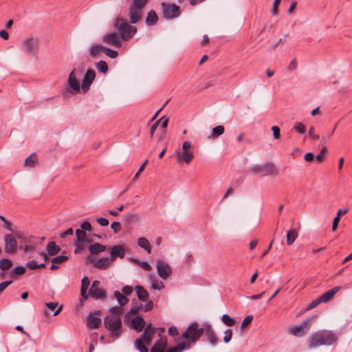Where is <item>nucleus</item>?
I'll return each mask as SVG.
<instances>
[{
  "instance_id": "obj_60",
  "label": "nucleus",
  "mask_w": 352,
  "mask_h": 352,
  "mask_svg": "<svg viewBox=\"0 0 352 352\" xmlns=\"http://www.w3.org/2000/svg\"><path fill=\"white\" fill-rule=\"evenodd\" d=\"M82 242H78V241H77V242L75 243L76 248H75L74 252H75L76 254L80 253V252L83 250V249H84V246L82 245Z\"/></svg>"
},
{
  "instance_id": "obj_61",
  "label": "nucleus",
  "mask_w": 352,
  "mask_h": 352,
  "mask_svg": "<svg viewBox=\"0 0 352 352\" xmlns=\"http://www.w3.org/2000/svg\"><path fill=\"white\" fill-rule=\"evenodd\" d=\"M14 236H15V239H18L21 241H24L25 239V234L21 231H16L12 234Z\"/></svg>"
},
{
  "instance_id": "obj_8",
  "label": "nucleus",
  "mask_w": 352,
  "mask_h": 352,
  "mask_svg": "<svg viewBox=\"0 0 352 352\" xmlns=\"http://www.w3.org/2000/svg\"><path fill=\"white\" fill-rule=\"evenodd\" d=\"M251 170L255 174L261 176H268L278 173L277 168L272 163L256 164L251 168Z\"/></svg>"
},
{
  "instance_id": "obj_34",
  "label": "nucleus",
  "mask_w": 352,
  "mask_h": 352,
  "mask_svg": "<svg viewBox=\"0 0 352 352\" xmlns=\"http://www.w3.org/2000/svg\"><path fill=\"white\" fill-rule=\"evenodd\" d=\"M298 236V232L296 229H290L287 233V243L291 245L294 243Z\"/></svg>"
},
{
  "instance_id": "obj_48",
  "label": "nucleus",
  "mask_w": 352,
  "mask_h": 352,
  "mask_svg": "<svg viewBox=\"0 0 352 352\" xmlns=\"http://www.w3.org/2000/svg\"><path fill=\"white\" fill-rule=\"evenodd\" d=\"M225 336L223 337V341L226 342V343H228L229 342L231 339H232V329H227L226 331H225Z\"/></svg>"
},
{
  "instance_id": "obj_32",
  "label": "nucleus",
  "mask_w": 352,
  "mask_h": 352,
  "mask_svg": "<svg viewBox=\"0 0 352 352\" xmlns=\"http://www.w3.org/2000/svg\"><path fill=\"white\" fill-rule=\"evenodd\" d=\"M46 248L48 254L51 256L56 255L60 250V247L56 245V244L54 241L48 243Z\"/></svg>"
},
{
  "instance_id": "obj_63",
  "label": "nucleus",
  "mask_w": 352,
  "mask_h": 352,
  "mask_svg": "<svg viewBox=\"0 0 352 352\" xmlns=\"http://www.w3.org/2000/svg\"><path fill=\"white\" fill-rule=\"evenodd\" d=\"M168 335H170L171 336H175L178 335L177 329L174 326H172L168 328Z\"/></svg>"
},
{
  "instance_id": "obj_23",
  "label": "nucleus",
  "mask_w": 352,
  "mask_h": 352,
  "mask_svg": "<svg viewBox=\"0 0 352 352\" xmlns=\"http://www.w3.org/2000/svg\"><path fill=\"white\" fill-rule=\"evenodd\" d=\"M104 46L96 44L93 45L89 50V55L94 58H99L101 56V54L104 52Z\"/></svg>"
},
{
  "instance_id": "obj_6",
  "label": "nucleus",
  "mask_w": 352,
  "mask_h": 352,
  "mask_svg": "<svg viewBox=\"0 0 352 352\" xmlns=\"http://www.w3.org/2000/svg\"><path fill=\"white\" fill-rule=\"evenodd\" d=\"M155 334V331H148L145 329L144 333L141 335V338H137L134 341V346L140 352H148L145 344H150Z\"/></svg>"
},
{
  "instance_id": "obj_25",
  "label": "nucleus",
  "mask_w": 352,
  "mask_h": 352,
  "mask_svg": "<svg viewBox=\"0 0 352 352\" xmlns=\"http://www.w3.org/2000/svg\"><path fill=\"white\" fill-rule=\"evenodd\" d=\"M135 291L136 292L139 300L142 301H146L148 300L149 294L148 292L142 286H135Z\"/></svg>"
},
{
  "instance_id": "obj_54",
  "label": "nucleus",
  "mask_w": 352,
  "mask_h": 352,
  "mask_svg": "<svg viewBox=\"0 0 352 352\" xmlns=\"http://www.w3.org/2000/svg\"><path fill=\"white\" fill-rule=\"evenodd\" d=\"M320 300L319 299V298L316 300H314V301H312L306 308V311H309L311 309H314L315 307H316L320 303Z\"/></svg>"
},
{
  "instance_id": "obj_31",
  "label": "nucleus",
  "mask_w": 352,
  "mask_h": 352,
  "mask_svg": "<svg viewBox=\"0 0 352 352\" xmlns=\"http://www.w3.org/2000/svg\"><path fill=\"white\" fill-rule=\"evenodd\" d=\"M148 277L151 283V287L153 289L161 290L164 287V283L162 281L156 280L152 274H149Z\"/></svg>"
},
{
  "instance_id": "obj_29",
  "label": "nucleus",
  "mask_w": 352,
  "mask_h": 352,
  "mask_svg": "<svg viewBox=\"0 0 352 352\" xmlns=\"http://www.w3.org/2000/svg\"><path fill=\"white\" fill-rule=\"evenodd\" d=\"M158 16L154 10H150L146 18V23L147 25H153L157 23Z\"/></svg>"
},
{
  "instance_id": "obj_33",
  "label": "nucleus",
  "mask_w": 352,
  "mask_h": 352,
  "mask_svg": "<svg viewBox=\"0 0 352 352\" xmlns=\"http://www.w3.org/2000/svg\"><path fill=\"white\" fill-rule=\"evenodd\" d=\"M38 162L37 155H28L25 160V166L28 168H33L37 165Z\"/></svg>"
},
{
  "instance_id": "obj_28",
  "label": "nucleus",
  "mask_w": 352,
  "mask_h": 352,
  "mask_svg": "<svg viewBox=\"0 0 352 352\" xmlns=\"http://www.w3.org/2000/svg\"><path fill=\"white\" fill-rule=\"evenodd\" d=\"M189 349H190V344L188 342H184L182 341L176 346L168 349L166 352H182L183 351Z\"/></svg>"
},
{
  "instance_id": "obj_26",
  "label": "nucleus",
  "mask_w": 352,
  "mask_h": 352,
  "mask_svg": "<svg viewBox=\"0 0 352 352\" xmlns=\"http://www.w3.org/2000/svg\"><path fill=\"white\" fill-rule=\"evenodd\" d=\"M88 249L91 254H97L98 253L104 252L107 249V247L99 243H95L92 245H90Z\"/></svg>"
},
{
  "instance_id": "obj_44",
  "label": "nucleus",
  "mask_w": 352,
  "mask_h": 352,
  "mask_svg": "<svg viewBox=\"0 0 352 352\" xmlns=\"http://www.w3.org/2000/svg\"><path fill=\"white\" fill-rule=\"evenodd\" d=\"M281 0H274L273 2L272 8L271 9V14L273 16H277L278 14V6L280 3Z\"/></svg>"
},
{
  "instance_id": "obj_64",
  "label": "nucleus",
  "mask_w": 352,
  "mask_h": 352,
  "mask_svg": "<svg viewBox=\"0 0 352 352\" xmlns=\"http://www.w3.org/2000/svg\"><path fill=\"white\" fill-rule=\"evenodd\" d=\"M96 221L101 226H107L109 225V221L105 218L100 217L98 218Z\"/></svg>"
},
{
  "instance_id": "obj_42",
  "label": "nucleus",
  "mask_w": 352,
  "mask_h": 352,
  "mask_svg": "<svg viewBox=\"0 0 352 352\" xmlns=\"http://www.w3.org/2000/svg\"><path fill=\"white\" fill-rule=\"evenodd\" d=\"M25 272V267L23 266H17L13 269L11 272V276L15 277L17 275H22Z\"/></svg>"
},
{
  "instance_id": "obj_51",
  "label": "nucleus",
  "mask_w": 352,
  "mask_h": 352,
  "mask_svg": "<svg viewBox=\"0 0 352 352\" xmlns=\"http://www.w3.org/2000/svg\"><path fill=\"white\" fill-rule=\"evenodd\" d=\"M294 129L300 133H303L305 131V126L300 122H296L294 125Z\"/></svg>"
},
{
  "instance_id": "obj_11",
  "label": "nucleus",
  "mask_w": 352,
  "mask_h": 352,
  "mask_svg": "<svg viewBox=\"0 0 352 352\" xmlns=\"http://www.w3.org/2000/svg\"><path fill=\"white\" fill-rule=\"evenodd\" d=\"M156 268L158 276L163 280H166L172 274V269L169 264L161 259L156 261Z\"/></svg>"
},
{
  "instance_id": "obj_22",
  "label": "nucleus",
  "mask_w": 352,
  "mask_h": 352,
  "mask_svg": "<svg viewBox=\"0 0 352 352\" xmlns=\"http://www.w3.org/2000/svg\"><path fill=\"white\" fill-rule=\"evenodd\" d=\"M340 289L341 287L338 286L325 292L319 298L320 302H327L330 301L333 298L334 295L340 290Z\"/></svg>"
},
{
  "instance_id": "obj_7",
  "label": "nucleus",
  "mask_w": 352,
  "mask_h": 352,
  "mask_svg": "<svg viewBox=\"0 0 352 352\" xmlns=\"http://www.w3.org/2000/svg\"><path fill=\"white\" fill-rule=\"evenodd\" d=\"M316 316L307 318L299 325L291 327L289 329L290 333L295 336L300 337L303 336L305 333L309 329L312 322L316 319Z\"/></svg>"
},
{
  "instance_id": "obj_4",
  "label": "nucleus",
  "mask_w": 352,
  "mask_h": 352,
  "mask_svg": "<svg viewBox=\"0 0 352 352\" xmlns=\"http://www.w3.org/2000/svg\"><path fill=\"white\" fill-rule=\"evenodd\" d=\"M115 28L118 31L122 39L127 41L131 38L137 31L136 28L130 25L126 20L122 18H117L114 23Z\"/></svg>"
},
{
  "instance_id": "obj_18",
  "label": "nucleus",
  "mask_w": 352,
  "mask_h": 352,
  "mask_svg": "<svg viewBox=\"0 0 352 352\" xmlns=\"http://www.w3.org/2000/svg\"><path fill=\"white\" fill-rule=\"evenodd\" d=\"M205 333L206 336V340L209 342V343L212 346H216L218 342L217 337L210 325H206L205 327Z\"/></svg>"
},
{
  "instance_id": "obj_27",
  "label": "nucleus",
  "mask_w": 352,
  "mask_h": 352,
  "mask_svg": "<svg viewBox=\"0 0 352 352\" xmlns=\"http://www.w3.org/2000/svg\"><path fill=\"white\" fill-rule=\"evenodd\" d=\"M137 243L139 247L144 249L147 253L151 254V245L149 241L145 237H140L138 239Z\"/></svg>"
},
{
  "instance_id": "obj_19",
  "label": "nucleus",
  "mask_w": 352,
  "mask_h": 352,
  "mask_svg": "<svg viewBox=\"0 0 352 352\" xmlns=\"http://www.w3.org/2000/svg\"><path fill=\"white\" fill-rule=\"evenodd\" d=\"M113 261L108 257H102L94 263V266L100 270H107L112 264Z\"/></svg>"
},
{
  "instance_id": "obj_46",
  "label": "nucleus",
  "mask_w": 352,
  "mask_h": 352,
  "mask_svg": "<svg viewBox=\"0 0 352 352\" xmlns=\"http://www.w3.org/2000/svg\"><path fill=\"white\" fill-rule=\"evenodd\" d=\"M68 257L64 255H59L52 259V263L61 264L67 261Z\"/></svg>"
},
{
  "instance_id": "obj_20",
  "label": "nucleus",
  "mask_w": 352,
  "mask_h": 352,
  "mask_svg": "<svg viewBox=\"0 0 352 352\" xmlns=\"http://www.w3.org/2000/svg\"><path fill=\"white\" fill-rule=\"evenodd\" d=\"M130 22L131 23H137L141 18L142 14V9L132 6L130 9Z\"/></svg>"
},
{
  "instance_id": "obj_30",
  "label": "nucleus",
  "mask_w": 352,
  "mask_h": 352,
  "mask_svg": "<svg viewBox=\"0 0 352 352\" xmlns=\"http://www.w3.org/2000/svg\"><path fill=\"white\" fill-rule=\"evenodd\" d=\"M224 126L218 125L212 129L210 135L208 136L209 139H216L224 133Z\"/></svg>"
},
{
  "instance_id": "obj_13",
  "label": "nucleus",
  "mask_w": 352,
  "mask_h": 352,
  "mask_svg": "<svg viewBox=\"0 0 352 352\" xmlns=\"http://www.w3.org/2000/svg\"><path fill=\"white\" fill-rule=\"evenodd\" d=\"M100 282L94 280L89 289V294L95 299H103L105 297V291L100 287Z\"/></svg>"
},
{
  "instance_id": "obj_38",
  "label": "nucleus",
  "mask_w": 352,
  "mask_h": 352,
  "mask_svg": "<svg viewBox=\"0 0 352 352\" xmlns=\"http://www.w3.org/2000/svg\"><path fill=\"white\" fill-rule=\"evenodd\" d=\"M76 235L77 238V241L78 242H89L88 240L85 232L84 230H81L80 229H77L76 230Z\"/></svg>"
},
{
  "instance_id": "obj_16",
  "label": "nucleus",
  "mask_w": 352,
  "mask_h": 352,
  "mask_svg": "<svg viewBox=\"0 0 352 352\" xmlns=\"http://www.w3.org/2000/svg\"><path fill=\"white\" fill-rule=\"evenodd\" d=\"M101 314L100 311H96L92 314L90 313L87 318V327L89 329H96L99 327L101 324V320L99 318V316Z\"/></svg>"
},
{
  "instance_id": "obj_21",
  "label": "nucleus",
  "mask_w": 352,
  "mask_h": 352,
  "mask_svg": "<svg viewBox=\"0 0 352 352\" xmlns=\"http://www.w3.org/2000/svg\"><path fill=\"white\" fill-rule=\"evenodd\" d=\"M167 341L166 339H160L156 341L150 352H166Z\"/></svg>"
},
{
  "instance_id": "obj_50",
  "label": "nucleus",
  "mask_w": 352,
  "mask_h": 352,
  "mask_svg": "<svg viewBox=\"0 0 352 352\" xmlns=\"http://www.w3.org/2000/svg\"><path fill=\"white\" fill-rule=\"evenodd\" d=\"M80 230H84V232H91L92 230V227L88 221H84L80 226Z\"/></svg>"
},
{
  "instance_id": "obj_52",
  "label": "nucleus",
  "mask_w": 352,
  "mask_h": 352,
  "mask_svg": "<svg viewBox=\"0 0 352 352\" xmlns=\"http://www.w3.org/2000/svg\"><path fill=\"white\" fill-rule=\"evenodd\" d=\"M253 320V316L252 315L248 316L245 318V319L243 320L241 325V329H243L245 325L249 324Z\"/></svg>"
},
{
  "instance_id": "obj_39",
  "label": "nucleus",
  "mask_w": 352,
  "mask_h": 352,
  "mask_svg": "<svg viewBox=\"0 0 352 352\" xmlns=\"http://www.w3.org/2000/svg\"><path fill=\"white\" fill-rule=\"evenodd\" d=\"M12 261L9 258H2L0 260V268L5 271L12 266Z\"/></svg>"
},
{
  "instance_id": "obj_58",
  "label": "nucleus",
  "mask_w": 352,
  "mask_h": 352,
  "mask_svg": "<svg viewBox=\"0 0 352 352\" xmlns=\"http://www.w3.org/2000/svg\"><path fill=\"white\" fill-rule=\"evenodd\" d=\"M146 301V304L144 306L142 305V307L144 311H151L153 309V302L151 300H148Z\"/></svg>"
},
{
  "instance_id": "obj_49",
  "label": "nucleus",
  "mask_w": 352,
  "mask_h": 352,
  "mask_svg": "<svg viewBox=\"0 0 352 352\" xmlns=\"http://www.w3.org/2000/svg\"><path fill=\"white\" fill-rule=\"evenodd\" d=\"M148 163V160H146L143 164L140 167V168L138 169V172L135 173V175H134V177L133 179V181L135 182L136 179H138V178L140 176V174L144 170V168H145V166L146 164Z\"/></svg>"
},
{
  "instance_id": "obj_40",
  "label": "nucleus",
  "mask_w": 352,
  "mask_h": 352,
  "mask_svg": "<svg viewBox=\"0 0 352 352\" xmlns=\"http://www.w3.org/2000/svg\"><path fill=\"white\" fill-rule=\"evenodd\" d=\"M45 267V263L38 264V262L35 260H32L27 263V267H28L29 269H31V270H36L38 268H43Z\"/></svg>"
},
{
  "instance_id": "obj_41",
  "label": "nucleus",
  "mask_w": 352,
  "mask_h": 352,
  "mask_svg": "<svg viewBox=\"0 0 352 352\" xmlns=\"http://www.w3.org/2000/svg\"><path fill=\"white\" fill-rule=\"evenodd\" d=\"M96 67L98 71L103 74H106L108 71V65L105 61L100 60L96 63Z\"/></svg>"
},
{
  "instance_id": "obj_10",
  "label": "nucleus",
  "mask_w": 352,
  "mask_h": 352,
  "mask_svg": "<svg viewBox=\"0 0 352 352\" xmlns=\"http://www.w3.org/2000/svg\"><path fill=\"white\" fill-rule=\"evenodd\" d=\"M163 16L167 19H172L178 17L180 14V8L176 4L162 3Z\"/></svg>"
},
{
  "instance_id": "obj_3",
  "label": "nucleus",
  "mask_w": 352,
  "mask_h": 352,
  "mask_svg": "<svg viewBox=\"0 0 352 352\" xmlns=\"http://www.w3.org/2000/svg\"><path fill=\"white\" fill-rule=\"evenodd\" d=\"M204 332V329L199 327L197 322H192L188 327L187 329L182 333V338L184 340L183 342H188L191 347L203 335Z\"/></svg>"
},
{
  "instance_id": "obj_55",
  "label": "nucleus",
  "mask_w": 352,
  "mask_h": 352,
  "mask_svg": "<svg viewBox=\"0 0 352 352\" xmlns=\"http://www.w3.org/2000/svg\"><path fill=\"white\" fill-rule=\"evenodd\" d=\"M272 131L273 133V136L274 139H278L280 138V129L277 126H273L272 127Z\"/></svg>"
},
{
  "instance_id": "obj_56",
  "label": "nucleus",
  "mask_w": 352,
  "mask_h": 352,
  "mask_svg": "<svg viewBox=\"0 0 352 352\" xmlns=\"http://www.w3.org/2000/svg\"><path fill=\"white\" fill-rule=\"evenodd\" d=\"M142 307V304L141 302H138L131 308L130 312L133 314H137Z\"/></svg>"
},
{
  "instance_id": "obj_1",
  "label": "nucleus",
  "mask_w": 352,
  "mask_h": 352,
  "mask_svg": "<svg viewBox=\"0 0 352 352\" xmlns=\"http://www.w3.org/2000/svg\"><path fill=\"white\" fill-rule=\"evenodd\" d=\"M122 308L120 307H112L110 310V314L104 320V326L111 331V336L113 339L118 338L122 334Z\"/></svg>"
},
{
  "instance_id": "obj_53",
  "label": "nucleus",
  "mask_w": 352,
  "mask_h": 352,
  "mask_svg": "<svg viewBox=\"0 0 352 352\" xmlns=\"http://www.w3.org/2000/svg\"><path fill=\"white\" fill-rule=\"evenodd\" d=\"M138 265H140L142 269L146 271H151L152 267L151 265L146 261H140L138 262Z\"/></svg>"
},
{
  "instance_id": "obj_9",
  "label": "nucleus",
  "mask_w": 352,
  "mask_h": 352,
  "mask_svg": "<svg viewBox=\"0 0 352 352\" xmlns=\"http://www.w3.org/2000/svg\"><path fill=\"white\" fill-rule=\"evenodd\" d=\"M3 247L6 254L12 255L16 253L18 242L12 234H6L3 236Z\"/></svg>"
},
{
  "instance_id": "obj_5",
  "label": "nucleus",
  "mask_w": 352,
  "mask_h": 352,
  "mask_svg": "<svg viewBox=\"0 0 352 352\" xmlns=\"http://www.w3.org/2000/svg\"><path fill=\"white\" fill-rule=\"evenodd\" d=\"M82 69L78 67L74 68L69 74L67 80V85L65 87L67 91L71 94H76L80 92V85L78 78L81 76Z\"/></svg>"
},
{
  "instance_id": "obj_43",
  "label": "nucleus",
  "mask_w": 352,
  "mask_h": 352,
  "mask_svg": "<svg viewBox=\"0 0 352 352\" xmlns=\"http://www.w3.org/2000/svg\"><path fill=\"white\" fill-rule=\"evenodd\" d=\"M222 322L228 327H232L234 324V319L230 318L228 314H224L222 316Z\"/></svg>"
},
{
  "instance_id": "obj_45",
  "label": "nucleus",
  "mask_w": 352,
  "mask_h": 352,
  "mask_svg": "<svg viewBox=\"0 0 352 352\" xmlns=\"http://www.w3.org/2000/svg\"><path fill=\"white\" fill-rule=\"evenodd\" d=\"M105 55L108 56L109 57L111 58H115L118 56V53L117 51L111 50L108 47H104V50L103 52Z\"/></svg>"
},
{
  "instance_id": "obj_12",
  "label": "nucleus",
  "mask_w": 352,
  "mask_h": 352,
  "mask_svg": "<svg viewBox=\"0 0 352 352\" xmlns=\"http://www.w3.org/2000/svg\"><path fill=\"white\" fill-rule=\"evenodd\" d=\"M122 40V36L118 32H109L102 38V41L104 43L116 47H121Z\"/></svg>"
},
{
  "instance_id": "obj_35",
  "label": "nucleus",
  "mask_w": 352,
  "mask_h": 352,
  "mask_svg": "<svg viewBox=\"0 0 352 352\" xmlns=\"http://www.w3.org/2000/svg\"><path fill=\"white\" fill-rule=\"evenodd\" d=\"M325 155H304L305 161L307 162H314L315 163L320 164L324 160Z\"/></svg>"
},
{
  "instance_id": "obj_57",
  "label": "nucleus",
  "mask_w": 352,
  "mask_h": 352,
  "mask_svg": "<svg viewBox=\"0 0 352 352\" xmlns=\"http://www.w3.org/2000/svg\"><path fill=\"white\" fill-rule=\"evenodd\" d=\"M111 228L116 233L120 232L122 228L120 223L116 221L111 223Z\"/></svg>"
},
{
  "instance_id": "obj_24",
  "label": "nucleus",
  "mask_w": 352,
  "mask_h": 352,
  "mask_svg": "<svg viewBox=\"0 0 352 352\" xmlns=\"http://www.w3.org/2000/svg\"><path fill=\"white\" fill-rule=\"evenodd\" d=\"M131 325L138 332H141L145 325V321L142 317L138 316L131 320Z\"/></svg>"
},
{
  "instance_id": "obj_36",
  "label": "nucleus",
  "mask_w": 352,
  "mask_h": 352,
  "mask_svg": "<svg viewBox=\"0 0 352 352\" xmlns=\"http://www.w3.org/2000/svg\"><path fill=\"white\" fill-rule=\"evenodd\" d=\"M193 155H175L176 162L179 165L183 164H188L192 159Z\"/></svg>"
},
{
  "instance_id": "obj_15",
  "label": "nucleus",
  "mask_w": 352,
  "mask_h": 352,
  "mask_svg": "<svg viewBox=\"0 0 352 352\" xmlns=\"http://www.w3.org/2000/svg\"><path fill=\"white\" fill-rule=\"evenodd\" d=\"M125 248L122 245H116L113 246L110 250V258L113 262L118 257L120 258H123L125 256Z\"/></svg>"
},
{
  "instance_id": "obj_59",
  "label": "nucleus",
  "mask_w": 352,
  "mask_h": 352,
  "mask_svg": "<svg viewBox=\"0 0 352 352\" xmlns=\"http://www.w3.org/2000/svg\"><path fill=\"white\" fill-rule=\"evenodd\" d=\"M168 119L166 118L165 116H163L157 122H158V124L160 123L163 129H166L168 125Z\"/></svg>"
},
{
  "instance_id": "obj_17",
  "label": "nucleus",
  "mask_w": 352,
  "mask_h": 352,
  "mask_svg": "<svg viewBox=\"0 0 352 352\" xmlns=\"http://www.w3.org/2000/svg\"><path fill=\"white\" fill-rule=\"evenodd\" d=\"M96 77V72L94 69H88L85 74L84 75V77L82 78V89L83 90H87L89 88L90 85L93 82L94 80Z\"/></svg>"
},
{
  "instance_id": "obj_37",
  "label": "nucleus",
  "mask_w": 352,
  "mask_h": 352,
  "mask_svg": "<svg viewBox=\"0 0 352 352\" xmlns=\"http://www.w3.org/2000/svg\"><path fill=\"white\" fill-rule=\"evenodd\" d=\"M114 296L117 299L118 304L122 307L124 306L128 302V299L119 291L114 292Z\"/></svg>"
},
{
  "instance_id": "obj_62",
  "label": "nucleus",
  "mask_w": 352,
  "mask_h": 352,
  "mask_svg": "<svg viewBox=\"0 0 352 352\" xmlns=\"http://www.w3.org/2000/svg\"><path fill=\"white\" fill-rule=\"evenodd\" d=\"M125 295H131L133 292V287L129 285L124 286L122 289Z\"/></svg>"
},
{
  "instance_id": "obj_14",
  "label": "nucleus",
  "mask_w": 352,
  "mask_h": 352,
  "mask_svg": "<svg viewBox=\"0 0 352 352\" xmlns=\"http://www.w3.org/2000/svg\"><path fill=\"white\" fill-rule=\"evenodd\" d=\"M22 47L28 53L35 54L38 47V40L34 38H28L23 41Z\"/></svg>"
},
{
  "instance_id": "obj_47",
  "label": "nucleus",
  "mask_w": 352,
  "mask_h": 352,
  "mask_svg": "<svg viewBox=\"0 0 352 352\" xmlns=\"http://www.w3.org/2000/svg\"><path fill=\"white\" fill-rule=\"evenodd\" d=\"M133 6L142 9L147 3V0H133Z\"/></svg>"
},
{
  "instance_id": "obj_2",
  "label": "nucleus",
  "mask_w": 352,
  "mask_h": 352,
  "mask_svg": "<svg viewBox=\"0 0 352 352\" xmlns=\"http://www.w3.org/2000/svg\"><path fill=\"white\" fill-rule=\"evenodd\" d=\"M337 336L331 331L321 330L312 333L309 336L308 347L316 349L322 345H331L336 342Z\"/></svg>"
}]
</instances>
